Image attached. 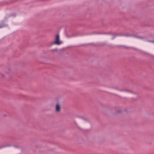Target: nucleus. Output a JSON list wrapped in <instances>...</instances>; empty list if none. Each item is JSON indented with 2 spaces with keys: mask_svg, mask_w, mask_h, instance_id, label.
I'll return each mask as SVG.
<instances>
[{
  "mask_svg": "<svg viewBox=\"0 0 154 154\" xmlns=\"http://www.w3.org/2000/svg\"><path fill=\"white\" fill-rule=\"evenodd\" d=\"M110 34L109 33L101 32H94L91 33L90 36L93 41H96L97 39L100 40L98 44L91 43L90 45L94 46L105 47L108 45L107 41L110 38Z\"/></svg>",
  "mask_w": 154,
  "mask_h": 154,
  "instance_id": "1",
  "label": "nucleus"
},
{
  "mask_svg": "<svg viewBox=\"0 0 154 154\" xmlns=\"http://www.w3.org/2000/svg\"><path fill=\"white\" fill-rule=\"evenodd\" d=\"M110 93L123 99L128 100L130 94H134V92L128 89L120 88L117 86H113L111 88Z\"/></svg>",
  "mask_w": 154,
  "mask_h": 154,
  "instance_id": "2",
  "label": "nucleus"
},
{
  "mask_svg": "<svg viewBox=\"0 0 154 154\" xmlns=\"http://www.w3.org/2000/svg\"><path fill=\"white\" fill-rule=\"evenodd\" d=\"M77 127L83 131H88L91 128V124L90 122L86 118L83 116L77 117L75 121Z\"/></svg>",
  "mask_w": 154,
  "mask_h": 154,
  "instance_id": "3",
  "label": "nucleus"
},
{
  "mask_svg": "<svg viewBox=\"0 0 154 154\" xmlns=\"http://www.w3.org/2000/svg\"><path fill=\"white\" fill-rule=\"evenodd\" d=\"M18 147L16 145L6 146L4 148L0 147V154H15Z\"/></svg>",
  "mask_w": 154,
  "mask_h": 154,
  "instance_id": "4",
  "label": "nucleus"
},
{
  "mask_svg": "<svg viewBox=\"0 0 154 154\" xmlns=\"http://www.w3.org/2000/svg\"><path fill=\"white\" fill-rule=\"evenodd\" d=\"M61 43L62 42H60L59 40V35L58 34H57L56 37L55 41L52 43V44L60 45Z\"/></svg>",
  "mask_w": 154,
  "mask_h": 154,
  "instance_id": "5",
  "label": "nucleus"
},
{
  "mask_svg": "<svg viewBox=\"0 0 154 154\" xmlns=\"http://www.w3.org/2000/svg\"><path fill=\"white\" fill-rule=\"evenodd\" d=\"M61 106L59 103H57L55 106V111L57 112H59L61 110Z\"/></svg>",
  "mask_w": 154,
  "mask_h": 154,
  "instance_id": "6",
  "label": "nucleus"
},
{
  "mask_svg": "<svg viewBox=\"0 0 154 154\" xmlns=\"http://www.w3.org/2000/svg\"><path fill=\"white\" fill-rule=\"evenodd\" d=\"M128 40L125 38H122L120 39L119 43L122 44H126Z\"/></svg>",
  "mask_w": 154,
  "mask_h": 154,
  "instance_id": "7",
  "label": "nucleus"
},
{
  "mask_svg": "<svg viewBox=\"0 0 154 154\" xmlns=\"http://www.w3.org/2000/svg\"><path fill=\"white\" fill-rule=\"evenodd\" d=\"M12 69L10 67H8L5 71V73L7 74H9L12 72Z\"/></svg>",
  "mask_w": 154,
  "mask_h": 154,
  "instance_id": "8",
  "label": "nucleus"
},
{
  "mask_svg": "<svg viewBox=\"0 0 154 154\" xmlns=\"http://www.w3.org/2000/svg\"><path fill=\"white\" fill-rule=\"evenodd\" d=\"M122 111L121 109H118L115 112V114H119L121 113L122 112Z\"/></svg>",
  "mask_w": 154,
  "mask_h": 154,
  "instance_id": "9",
  "label": "nucleus"
},
{
  "mask_svg": "<svg viewBox=\"0 0 154 154\" xmlns=\"http://www.w3.org/2000/svg\"><path fill=\"white\" fill-rule=\"evenodd\" d=\"M122 47H123V48H125L127 49H129L130 48L129 47L126 46H125V45H122Z\"/></svg>",
  "mask_w": 154,
  "mask_h": 154,
  "instance_id": "10",
  "label": "nucleus"
},
{
  "mask_svg": "<svg viewBox=\"0 0 154 154\" xmlns=\"http://www.w3.org/2000/svg\"><path fill=\"white\" fill-rule=\"evenodd\" d=\"M148 42H150L154 43V41L148 40Z\"/></svg>",
  "mask_w": 154,
  "mask_h": 154,
  "instance_id": "11",
  "label": "nucleus"
},
{
  "mask_svg": "<svg viewBox=\"0 0 154 154\" xmlns=\"http://www.w3.org/2000/svg\"><path fill=\"white\" fill-rule=\"evenodd\" d=\"M137 38H139L141 39H143V38L141 37H138Z\"/></svg>",
  "mask_w": 154,
  "mask_h": 154,
  "instance_id": "12",
  "label": "nucleus"
},
{
  "mask_svg": "<svg viewBox=\"0 0 154 154\" xmlns=\"http://www.w3.org/2000/svg\"><path fill=\"white\" fill-rule=\"evenodd\" d=\"M5 26V25H3V26H0V28L2 27H4V26Z\"/></svg>",
  "mask_w": 154,
  "mask_h": 154,
  "instance_id": "13",
  "label": "nucleus"
},
{
  "mask_svg": "<svg viewBox=\"0 0 154 154\" xmlns=\"http://www.w3.org/2000/svg\"><path fill=\"white\" fill-rule=\"evenodd\" d=\"M2 76L3 77H4V75H3V74H2Z\"/></svg>",
  "mask_w": 154,
  "mask_h": 154,
  "instance_id": "14",
  "label": "nucleus"
},
{
  "mask_svg": "<svg viewBox=\"0 0 154 154\" xmlns=\"http://www.w3.org/2000/svg\"><path fill=\"white\" fill-rule=\"evenodd\" d=\"M114 38V37H112V39H113Z\"/></svg>",
  "mask_w": 154,
  "mask_h": 154,
  "instance_id": "15",
  "label": "nucleus"
},
{
  "mask_svg": "<svg viewBox=\"0 0 154 154\" xmlns=\"http://www.w3.org/2000/svg\"><path fill=\"white\" fill-rule=\"evenodd\" d=\"M55 50H56V51H57V49H55Z\"/></svg>",
  "mask_w": 154,
  "mask_h": 154,
  "instance_id": "16",
  "label": "nucleus"
}]
</instances>
